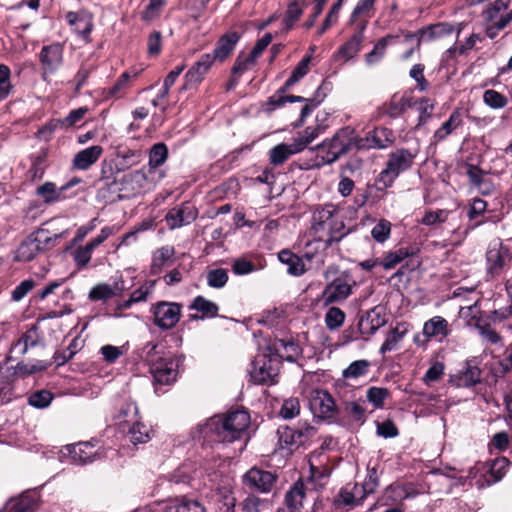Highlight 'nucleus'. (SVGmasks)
<instances>
[{
	"mask_svg": "<svg viewBox=\"0 0 512 512\" xmlns=\"http://www.w3.org/2000/svg\"><path fill=\"white\" fill-rule=\"evenodd\" d=\"M250 425V415L244 410L215 415L199 425L204 439L218 443H231L241 439Z\"/></svg>",
	"mask_w": 512,
	"mask_h": 512,
	"instance_id": "obj_1",
	"label": "nucleus"
},
{
	"mask_svg": "<svg viewBox=\"0 0 512 512\" xmlns=\"http://www.w3.org/2000/svg\"><path fill=\"white\" fill-rule=\"evenodd\" d=\"M362 142L363 140L356 136L354 129L342 128L332 138L326 139L315 147L317 150L316 165L320 167L332 164L354 147L363 148Z\"/></svg>",
	"mask_w": 512,
	"mask_h": 512,
	"instance_id": "obj_2",
	"label": "nucleus"
},
{
	"mask_svg": "<svg viewBox=\"0 0 512 512\" xmlns=\"http://www.w3.org/2000/svg\"><path fill=\"white\" fill-rule=\"evenodd\" d=\"M324 278L328 281L321 294L324 305L342 302L352 294V279L348 273L338 274L337 269L330 266L325 270Z\"/></svg>",
	"mask_w": 512,
	"mask_h": 512,
	"instance_id": "obj_3",
	"label": "nucleus"
},
{
	"mask_svg": "<svg viewBox=\"0 0 512 512\" xmlns=\"http://www.w3.org/2000/svg\"><path fill=\"white\" fill-rule=\"evenodd\" d=\"M146 348L149 349L147 352V360L150 363V372L154 381L160 384H170L175 381L177 377V365L172 358H155L157 345L152 342L148 343Z\"/></svg>",
	"mask_w": 512,
	"mask_h": 512,
	"instance_id": "obj_4",
	"label": "nucleus"
},
{
	"mask_svg": "<svg viewBox=\"0 0 512 512\" xmlns=\"http://www.w3.org/2000/svg\"><path fill=\"white\" fill-rule=\"evenodd\" d=\"M512 261L511 249L498 238L490 241L486 251V270L489 275L496 277L504 273Z\"/></svg>",
	"mask_w": 512,
	"mask_h": 512,
	"instance_id": "obj_5",
	"label": "nucleus"
},
{
	"mask_svg": "<svg viewBox=\"0 0 512 512\" xmlns=\"http://www.w3.org/2000/svg\"><path fill=\"white\" fill-rule=\"evenodd\" d=\"M114 185L121 199L132 198L151 189V182L142 170L123 174L120 179L114 182Z\"/></svg>",
	"mask_w": 512,
	"mask_h": 512,
	"instance_id": "obj_6",
	"label": "nucleus"
},
{
	"mask_svg": "<svg viewBox=\"0 0 512 512\" xmlns=\"http://www.w3.org/2000/svg\"><path fill=\"white\" fill-rule=\"evenodd\" d=\"M413 160L414 155L406 149H399L391 153L386 168L379 174V181L385 187L391 186L401 172L411 167Z\"/></svg>",
	"mask_w": 512,
	"mask_h": 512,
	"instance_id": "obj_7",
	"label": "nucleus"
},
{
	"mask_svg": "<svg viewBox=\"0 0 512 512\" xmlns=\"http://www.w3.org/2000/svg\"><path fill=\"white\" fill-rule=\"evenodd\" d=\"M154 324L162 330L176 326L181 317V305L175 302L161 301L152 306Z\"/></svg>",
	"mask_w": 512,
	"mask_h": 512,
	"instance_id": "obj_8",
	"label": "nucleus"
},
{
	"mask_svg": "<svg viewBox=\"0 0 512 512\" xmlns=\"http://www.w3.org/2000/svg\"><path fill=\"white\" fill-rule=\"evenodd\" d=\"M309 406L314 416L330 420L337 414V406L332 395L323 389H313L309 394Z\"/></svg>",
	"mask_w": 512,
	"mask_h": 512,
	"instance_id": "obj_9",
	"label": "nucleus"
},
{
	"mask_svg": "<svg viewBox=\"0 0 512 512\" xmlns=\"http://www.w3.org/2000/svg\"><path fill=\"white\" fill-rule=\"evenodd\" d=\"M279 443L282 448L293 449L303 445L309 438L313 437L316 429L307 423L299 424L298 427H281L277 431Z\"/></svg>",
	"mask_w": 512,
	"mask_h": 512,
	"instance_id": "obj_10",
	"label": "nucleus"
},
{
	"mask_svg": "<svg viewBox=\"0 0 512 512\" xmlns=\"http://www.w3.org/2000/svg\"><path fill=\"white\" fill-rule=\"evenodd\" d=\"M64 48L60 43H52L42 47L39 59L42 68V78L47 80V77L54 75L63 64Z\"/></svg>",
	"mask_w": 512,
	"mask_h": 512,
	"instance_id": "obj_11",
	"label": "nucleus"
},
{
	"mask_svg": "<svg viewBox=\"0 0 512 512\" xmlns=\"http://www.w3.org/2000/svg\"><path fill=\"white\" fill-rule=\"evenodd\" d=\"M277 478V475L270 471L252 467L243 475V484L249 489L269 493L273 489Z\"/></svg>",
	"mask_w": 512,
	"mask_h": 512,
	"instance_id": "obj_12",
	"label": "nucleus"
},
{
	"mask_svg": "<svg viewBox=\"0 0 512 512\" xmlns=\"http://www.w3.org/2000/svg\"><path fill=\"white\" fill-rule=\"evenodd\" d=\"M198 216V210L191 202H183L171 208L165 216L170 229H177L192 223Z\"/></svg>",
	"mask_w": 512,
	"mask_h": 512,
	"instance_id": "obj_13",
	"label": "nucleus"
},
{
	"mask_svg": "<svg viewBox=\"0 0 512 512\" xmlns=\"http://www.w3.org/2000/svg\"><path fill=\"white\" fill-rule=\"evenodd\" d=\"M214 62L216 61L209 53L201 55V57L190 67V69L185 74V84L183 89H187L192 85L201 83L205 75L211 69Z\"/></svg>",
	"mask_w": 512,
	"mask_h": 512,
	"instance_id": "obj_14",
	"label": "nucleus"
},
{
	"mask_svg": "<svg viewBox=\"0 0 512 512\" xmlns=\"http://www.w3.org/2000/svg\"><path fill=\"white\" fill-rule=\"evenodd\" d=\"M367 25V19H363L358 23L356 32L349 38V40L345 44H343L338 49L335 55L337 59H343L344 61H348L357 55V53L360 51L361 43L364 39L363 33L367 28Z\"/></svg>",
	"mask_w": 512,
	"mask_h": 512,
	"instance_id": "obj_15",
	"label": "nucleus"
},
{
	"mask_svg": "<svg viewBox=\"0 0 512 512\" xmlns=\"http://www.w3.org/2000/svg\"><path fill=\"white\" fill-rule=\"evenodd\" d=\"M250 375L255 383L267 384L273 382L277 372L271 359L267 361L265 355H258L252 364Z\"/></svg>",
	"mask_w": 512,
	"mask_h": 512,
	"instance_id": "obj_16",
	"label": "nucleus"
},
{
	"mask_svg": "<svg viewBox=\"0 0 512 512\" xmlns=\"http://www.w3.org/2000/svg\"><path fill=\"white\" fill-rule=\"evenodd\" d=\"M240 36L237 32H227L217 41L212 53H209L215 61L224 62L235 50Z\"/></svg>",
	"mask_w": 512,
	"mask_h": 512,
	"instance_id": "obj_17",
	"label": "nucleus"
},
{
	"mask_svg": "<svg viewBox=\"0 0 512 512\" xmlns=\"http://www.w3.org/2000/svg\"><path fill=\"white\" fill-rule=\"evenodd\" d=\"M103 153L100 145L90 146L77 152L73 158L72 164L75 169L87 170L95 164Z\"/></svg>",
	"mask_w": 512,
	"mask_h": 512,
	"instance_id": "obj_18",
	"label": "nucleus"
},
{
	"mask_svg": "<svg viewBox=\"0 0 512 512\" xmlns=\"http://www.w3.org/2000/svg\"><path fill=\"white\" fill-rule=\"evenodd\" d=\"M140 74L139 70H130L125 71L117 81L113 84V86L106 88L103 90V96L105 99H120L123 98L126 90L129 87V81L131 78H137Z\"/></svg>",
	"mask_w": 512,
	"mask_h": 512,
	"instance_id": "obj_19",
	"label": "nucleus"
},
{
	"mask_svg": "<svg viewBox=\"0 0 512 512\" xmlns=\"http://www.w3.org/2000/svg\"><path fill=\"white\" fill-rule=\"evenodd\" d=\"M449 324L441 316H434L424 323L423 334L428 339L438 338L440 341L449 334Z\"/></svg>",
	"mask_w": 512,
	"mask_h": 512,
	"instance_id": "obj_20",
	"label": "nucleus"
},
{
	"mask_svg": "<svg viewBox=\"0 0 512 512\" xmlns=\"http://www.w3.org/2000/svg\"><path fill=\"white\" fill-rule=\"evenodd\" d=\"M365 141L364 147L383 149L392 143V132L387 128H377L368 133Z\"/></svg>",
	"mask_w": 512,
	"mask_h": 512,
	"instance_id": "obj_21",
	"label": "nucleus"
},
{
	"mask_svg": "<svg viewBox=\"0 0 512 512\" xmlns=\"http://www.w3.org/2000/svg\"><path fill=\"white\" fill-rule=\"evenodd\" d=\"M408 333V326L405 323H399L394 327L388 334L387 337L380 347V353L385 354L387 352L394 351L398 348L399 343L403 340L405 335Z\"/></svg>",
	"mask_w": 512,
	"mask_h": 512,
	"instance_id": "obj_22",
	"label": "nucleus"
},
{
	"mask_svg": "<svg viewBox=\"0 0 512 512\" xmlns=\"http://www.w3.org/2000/svg\"><path fill=\"white\" fill-rule=\"evenodd\" d=\"M463 124L461 112L455 110L451 113L448 120L445 121L435 132L434 139L436 142L446 139L454 130Z\"/></svg>",
	"mask_w": 512,
	"mask_h": 512,
	"instance_id": "obj_23",
	"label": "nucleus"
},
{
	"mask_svg": "<svg viewBox=\"0 0 512 512\" xmlns=\"http://www.w3.org/2000/svg\"><path fill=\"white\" fill-rule=\"evenodd\" d=\"M305 498V486L302 480L296 481L285 495V503L294 512L298 511Z\"/></svg>",
	"mask_w": 512,
	"mask_h": 512,
	"instance_id": "obj_24",
	"label": "nucleus"
},
{
	"mask_svg": "<svg viewBox=\"0 0 512 512\" xmlns=\"http://www.w3.org/2000/svg\"><path fill=\"white\" fill-rule=\"evenodd\" d=\"M299 153L298 150H295V144L292 142L291 144L281 143L274 146L269 151V159L271 164L274 166H278L287 161L292 155Z\"/></svg>",
	"mask_w": 512,
	"mask_h": 512,
	"instance_id": "obj_25",
	"label": "nucleus"
},
{
	"mask_svg": "<svg viewBox=\"0 0 512 512\" xmlns=\"http://www.w3.org/2000/svg\"><path fill=\"white\" fill-rule=\"evenodd\" d=\"M279 260L287 265V271L294 276H300L305 272V265L301 258L289 250H282L278 254Z\"/></svg>",
	"mask_w": 512,
	"mask_h": 512,
	"instance_id": "obj_26",
	"label": "nucleus"
},
{
	"mask_svg": "<svg viewBox=\"0 0 512 512\" xmlns=\"http://www.w3.org/2000/svg\"><path fill=\"white\" fill-rule=\"evenodd\" d=\"M72 459L79 464L90 463L94 460V446L90 443H78L69 448Z\"/></svg>",
	"mask_w": 512,
	"mask_h": 512,
	"instance_id": "obj_27",
	"label": "nucleus"
},
{
	"mask_svg": "<svg viewBox=\"0 0 512 512\" xmlns=\"http://www.w3.org/2000/svg\"><path fill=\"white\" fill-rule=\"evenodd\" d=\"M415 104L416 102L412 97L401 96L397 98L394 96L386 106V113L392 118H397L407 109L415 107Z\"/></svg>",
	"mask_w": 512,
	"mask_h": 512,
	"instance_id": "obj_28",
	"label": "nucleus"
},
{
	"mask_svg": "<svg viewBox=\"0 0 512 512\" xmlns=\"http://www.w3.org/2000/svg\"><path fill=\"white\" fill-rule=\"evenodd\" d=\"M481 371L476 366L467 365L464 370L460 371L454 378V382L458 387H470L480 381Z\"/></svg>",
	"mask_w": 512,
	"mask_h": 512,
	"instance_id": "obj_29",
	"label": "nucleus"
},
{
	"mask_svg": "<svg viewBox=\"0 0 512 512\" xmlns=\"http://www.w3.org/2000/svg\"><path fill=\"white\" fill-rule=\"evenodd\" d=\"M174 255V248L171 246H164L157 249L152 258L151 273L158 274L162 268L172 259Z\"/></svg>",
	"mask_w": 512,
	"mask_h": 512,
	"instance_id": "obj_30",
	"label": "nucleus"
},
{
	"mask_svg": "<svg viewBox=\"0 0 512 512\" xmlns=\"http://www.w3.org/2000/svg\"><path fill=\"white\" fill-rule=\"evenodd\" d=\"M41 249V241L37 238L24 241L17 250V260L31 261Z\"/></svg>",
	"mask_w": 512,
	"mask_h": 512,
	"instance_id": "obj_31",
	"label": "nucleus"
},
{
	"mask_svg": "<svg viewBox=\"0 0 512 512\" xmlns=\"http://www.w3.org/2000/svg\"><path fill=\"white\" fill-rule=\"evenodd\" d=\"M36 194L43 199L45 204H51L61 200L63 190L57 188L53 182H45L36 190Z\"/></svg>",
	"mask_w": 512,
	"mask_h": 512,
	"instance_id": "obj_32",
	"label": "nucleus"
},
{
	"mask_svg": "<svg viewBox=\"0 0 512 512\" xmlns=\"http://www.w3.org/2000/svg\"><path fill=\"white\" fill-rule=\"evenodd\" d=\"M191 310H196L202 313V318H212L218 314V305L202 296H197L190 304Z\"/></svg>",
	"mask_w": 512,
	"mask_h": 512,
	"instance_id": "obj_33",
	"label": "nucleus"
},
{
	"mask_svg": "<svg viewBox=\"0 0 512 512\" xmlns=\"http://www.w3.org/2000/svg\"><path fill=\"white\" fill-rule=\"evenodd\" d=\"M322 132L319 125L309 126L305 128L302 133L293 140L295 150L303 151L310 143H312Z\"/></svg>",
	"mask_w": 512,
	"mask_h": 512,
	"instance_id": "obj_34",
	"label": "nucleus"
},
{
	"mask_svg": "<svg viewBox=\"0 0 512 512\" xmlns=\"http://www.w3.org/2000/svg\"><path fill=\"white\" fill-rule=\"evenodd\" d=\"M370 365L368 360H356L343 370L342 376L345 379H357L367 374Z\"/></svg>",
	"mask_w": 512,
	"mask_h": 512,
	"instance_id": "obj_35",
	"label": "nucleus"
},
{
	"mask_svg": "<svg viewBox=\"0 0 512 512\" xmlns=\"http://www.w3.org/2000/svg\"><path fill=\"white\" fill-rule=\"evenodd\" d=\"M491 322H485L484 318H479L475 322V327L480 335L490 344H498L501 342V336L492 328Z\"/></svg>",
	"mask_w": 512,
	"mask_h": 512,
	"instance_id": "obj_36",
	"label": "nucleus"
},
{
	"mask_svg": "<svg viewBox=\"0 0 512 512\" xmlns=\"http://www.w3.org/2000/svg\"><path fill=\"white\" fill-rule=\"evenodd\" d=\"M397 36L387 35L381 38L374 46L373 50L366 55V61L368 64L377 62L385 54L386 47L392 43Z\"/></svg>",
	"mask_w": 512,
	"mask_h": 512,
	"instance_id": "obj_37",
	"label": "nucleus"
},
{
	"mask_svg": "<svg viewBox=\"0 0 512 512\" xmlns=\"http://www.w3.org/2000/svg\"><path fill=\"white\" fill-rule=\"evenodd\" d=\"M375 2L376 0H360L351 13L349 24L358 26L361 17H370Z\"/></svg>",
	"mask_w": 512,
	"mask_h": 512,
	"instance_id": "obj_38",
	"label": "nucleus"
},
{
	"mask_svg": "<svg viewBox=\"0 0 512 512\" xmlns=\"http://www.w3.org/2000/svg\"><path fill=\"white\" fill-rule=\"evenodd\" d=\"M269 501L255 494H249L241 503L243 512H263L268 508Z\"/></svg>",
	"mask_w": 512,
	"mask_h": 512,
	"instance_id": "obj_39",
	"label": "nucleus"
},
{
	"mask_svg": "<svg viewBox=\"0 0 512 512\" xmlns=\"http://www.w3.org/2000/svg\"><path fill=\"white\" fill-rule=\"evenodd\" d=\"M228 271L224 268L210 269L206 274L208 286L220 289L223 288L228 282Z\"/></svg>",
	"mask_w": 512,
	"mask_h": 512,
	"instance_id": "obj_40",
	"label": "nucleus"
},
{
	"mask_svg": "<svg viewBox=\"0 0 512 512\" xmlns=\"http://www.w3.org/2000/svg\"><path fill=\"white\" fill-rule=\"evenodd\" d=\"M130 441L134 444H143L150 440V429L143 423L136 422L128 432Z\"/></svg>",
	"mask_w": 512,
	"mask_h": 512,
	"instance_id": "obj_41",
	"label": "nucleus"
},
{
	"mask_svg": "<svg viewBox=\"0 0 512 512\" xmlns=\"http://www.w3.org/2000/svg\"><path fill=\"white\" fill-rule=\"evenodd\" d=\"M164 512H205V509L197 501L183 500L167 505Z\"/></svg>",
	"mask_w": 512,
	"mask_h": 512,
	"instance_id": "obj_42",
	"label": "nucleus"
},
{
	"mask_svg": "<svg viewBox=\"0 0 512 512\" xmlns=\"http://www.w3.org/2000/svg\"><path fill=\"white\" fill-rule=\"evenodd\" d=\"M450 215L451 212L447 209L429 210L424 213L420 222L425 226H434L446 222Z\"/></svg>",
	"mask_w": 512,
	"mask_h": 512,
	"instance_id": "obj_43",
	"label": "nucleus"
},
{
	"mask_svg": "<svg viewBox=\"0 0 512 512\" xmlns=\"http://www.w3.org/2000/svg\"><path fill=\"white\" fill-rule=\"evenodd\" d=\"M346 315L343 310L338 307H330L325 314V324L329 330H336L340 328Z\"/></svg>",
	"mask_w": 512,
	"mask_h": 512,
	"instance_id": "obj_44",
	"label": "nucleus"
},
{
	"mask_svg": "<svg viewBox=\"0 0 512 512\" xmlns=\"http://www.w3.org/2000/svg\"><path fill=\"white\" fill-rule=\"evenodd\" d=\"M309 61L310 57H306L298 63V65L292 71L290 77L286 80L284 87L282 88L283 91L295 85L301 78H303L308 73Z\"/></svg>",
	"mask_w": 512,
	"mask_h": 512,
	"instance_id": "obj_45",
	"label": "nucleus"
},
{
	"mask_svg": "<svg viewBox=\"0 0 512 512\" xmlns=\"http://www.w3.org/2000/svg\"><path fill=\"white\" fill-rule=\"evenodd\" d=\"M68 24L73 28L76 24H83L82 36L86 37L92 30L91 18L83 13L68 12L66 14Z\"/></svg>",
	"mask_w": 512,
	"mask_h": 512,
	"instance_id": "obj_46",
	"label": "nucleus"
},
{
	"mask_svg": "<svg viewBox=\"0 0 512 512\" xmlns=\"http://www.w3.org/2000/svg\"><path fill=\"white\" fill-rule=\"evenodd\" d=\"M37 342L35 329H31L19 338V340L13 345L12 350L18 352L20 355H24L30 347L36 346Z\"/></svg>",
	"mask_w": 512,
	"mask_h": 512,
	"instance_id": "obj_47",
	"label": "nucleus"
},
{
	"mask_svg": "<svg viewBox=\"0 0 512 512\" xmlns=\"http://www.w3.org/2000/svg\"><path fill=\"white\" fill-rule=\"evenodd\" d=\"M11 70L5 64H0V101L6 99L12 92Z\"/></svg>",
	"mask_w": 512,
	"mask_h": 512,
	"instance_id": "obj_48",
	"label": "nucleus"
},
{
	"mask_svg": "<svg viewBox=\"0 0 512 512\" xmlns=\"http://www.w3.org/2000/svg\"><path fill=\"white\" fill-rule=\"evenodd\" d=\"M414 101L416 102L415 106L417 107L419 113L418 126H421L425 124L427 120L432 116L435 104L428 98H421Z\"/></svg>",
	"mask_w": 512,
	"mask_h": 512,
	"instance_id": "obj_49",
	"label": "nucleus"
},
{
	"mask_svg": "<svg viewBox=\"0 0 512 512\" xmlns=\"http://www.w3.org/2000/svg\"><path fill=\"white\" fill-rule=\"evenodd\" d=\"M389 396V390L383 387H370L366 392V397L375 408H382L386 398Z\"/></svg>",
	"mask_w": 512,
	"mask_h": 512,
	"instance_id": "obj_50",
	"label": "nucleus"
},
{
	"mask_svg": "<svg viewBox=\"0 0 512 512\" xmlns=\"http://www.w3.org/2000/svg\"><path fill=\"white\" fill-rule=\"evenodd\" d=\"M256 61L257 59L251 53H249V55L240 53L232 67V74L240 75L244 73L245 71L251 69L255 65Z\"/></svg>",
	"mask_w": 512,
	"mask_h": 512,
	"instance_id": "obj_51",
	"label": "nucleus"
},
{
	"mask_svg": "<svg viewBox=\"0 0 512 512\" xmlns=\"http://www.w3.org/2000/svg\"><path fill=\"white\" fill-rule=\"evenodd\" d=\"M53 400V394L48 390H39L32 393L28 398V403L38 409L46 408Z\"/></svg>",
	"mask_w": 512,
	"mask_h": 512,
	"instance_id": "obj_52",
	"label": "nucleus"
},
{
	"mask_svg": "<svg viewBox=\"0 0 512 512\" xmlns=\"http://www.w3.org/2000/svg\"><path fill=\"white\" fill-rule=\"evenodd\" d=\"M168 149L164 143L155 144L149 155V165L153 168L161 166L167 159Z\"/></svg>",
	"mask_w": 512,
	"mask_h": 512,
	"instance_id": "obj_53",
	"label": "nucleus"
},
{
	"mask_svg": "<svg viewBox=\"0 0 512 512\" xmlns=\"http://www.w3.org/2000/svg\"><path fill=\"white\" fill-rule=\"evenodd\" d=\"M155 285V281H151L149 283H145L144 285L140 286L138 289H136L134 292H132L130 298L124 302L123 307L129 308L133 303H138L141 301H145L147 298V295L151 293Z\"/></svg>",
	"mask_w": 512,
	"mask_h": 512,
	"instance_id": "obj_54",
	"label": "nucleus"
},
{
	"mask_svg": "<svg viewBox=\"0 0 512 512\" xmlns=\"http://www.w3.org/2000/svg\"><path fill=\"white\" fill-rule=\"evenodd\" d=\"M275 349L280 355V357L286 359L289 362L295 361V356L299 352V347L293 342H285L280 340L275 344Z\"/></svg>",
	"mask_w": 512,
	"mask_h": 512,
	"instance_id": "obj_55",
	"label": "nucleus"
},
{
	"mask_svg": "<svg viewBox=\"0 0 512 512\" xmlns=\"http://www.w3.org/2000/svg\"><path fill=\"white\" fill-rule=\"evenodd\" d=\"M454 32V26L452 24L441 22L434 25H431L427 31L424 32V35H428L429 39H437L442 38L447 35H450Z\"/></svg>",
	"mask_w": 512,
	"mask_h": 512,
	"instance_id": "obj_56",
	"label": "nucleus"
},
{
	"mask_svg": "<svg viewBox=\"0 0 512 512\" xmlns=\"http://www.w3.org/2000/svg\"><path fill=\"white\" fill-rule=\"evenodd\" d=\"M385 322L386 320L381 316V313L378 311V309L374 308L368 311L366 316L361 319L360 326L369 324L371 333H374L381 326H383Z\"/></svg>",
	"mask_w": 512,
	"mask_h": 512,
	"instance_id": "obj_57",
	"label": "nucleus"
},
{
	"mask_svg": "<svg viewBox=\"0 0 512 512\" xmlns=\"http://www.w3.org/2000/svg\"><path fill=\"white\" fill-rule=\"evenodd\" d=\"M391 233V223L386 219H381L371 230L373 239L379 243L385 242Z\"/></svg>",
	"mask_w": 512,
	"mask_h": 512,
	"instance_id": "obj_58",
	"label": "nucleus"
},
{
	"mask_svg": "<svg viewBox=\"0 0 512 512\" xmlns=\"http://www.w3.org/2000/svg\"><path fill=\"white\" fill-rule=\"evenodd\" d=\"M116 295L115 290L108 284H98L89 292V298L93 301H106Z\"/></svg>",
	"mask_w": 512,
	"mask_h": 512,
	"instance_id": "obj_59",
	"label": "nucleus"
},
{
	"mask_svg": "<svg viewBox=\"0 0 512 512\" xmlns=\"http://www.w3.org/2000/svg\"><path fill=\"white\" fill-rule=\"evenodd\" d=\"M344 414L356 422H363L365 417V408L358 402H345L343 406Z\"/></svg>",
	"mask_w": 512,
	"mask_h": 512,
	"instance_id": "obj_60",
	"label": "nucleus"
},
{
	"mask_svg": "<svg viewBox=\"0 0 512 512\" xmlns=\"http://www.w3.org/2000/svg\"><path fill=\"white\" fill-rule=\"evenodd\" d=\"M300 413V402L298 398L291 397L284 400L280 409V415L284 419H292Z\"/></svg>",
	"mask_w": 512,
	"mask_h": 512,
	"instance_id": "obj_61",
	"label": "nucleus"
},
{
	"mask_svg": "<svg viewBox=\"0 0 512 512\" xmlns=\"http://www.w3.org/2000/svg\"><path fill=\"white\" fill-rule=\"evenodd\" d=\"M93 250L86 244L73 252V259L78 269L86 268L92 257Z\"/></svg>",
	"mask_w": 512,
	"mask_h": 512,
	"instance_id": "obj_62",
	"label": "nucleus"
},
{
	"mask_svg": "<svg viewBox=\"0 0 512 512\" xmlns=\"http://www.w3.org/2000/svg\"><path fill=\"white\" fill-rule=\"evenodd\" d=\"M484 102L494 109L503 108L507 104V98L495 90H486L483 95Z\"/></svg>",
	"mask_w": 512,
	"mask_h": 512,
	"instance_id": "obj_63",
	"label": "nucleus"
},
{
	"mask_svg": "<svg viewBox=\"0 0 512 512\" xmlns=\"http://www.w3.org/2000/svg\"><path fill=\"white\" fill-rule=\"evenodd\" d=\"M509 466V460L505 457L495 459L490 466V475L493 477L492 482H498L505 475Z\"/></svg>",
	"mask_w": 512,
	"mask_h": 512,
	"instance_id": "obj_64",
	"label": "nucleus"
}]
</instances>
